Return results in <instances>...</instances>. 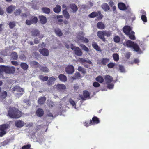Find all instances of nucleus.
<instances>
[{
    "instance_id": "f257e3e1",
    "label": "nucleus",
    "mask_w": 149,
    "mask_h": 149,
    "mask_svg": "<svg viewBox=\"0 0 149 149\" xmlns=\"http://www.w3.org/2000/svg\"><path fill=\"white\" fill-rule=\"evenodd\" d=\"M15 68L13 66L0 65V78L3 77V72L6 74H13L15 73Z\"/></svg>"
},
{
    "instance_id": "f03ea898",
    "label": "nucleus",
    "mask_w": 149,
    "mask_h": 149,
    "mask_svg": "<svg viewBox=\"0 0 149 149\" xmlns=\"http://www.w3.org/2000/svg\"><path fill=\"white\" fill-rule=\"evenodd\" d=\"M8 115L12 118H18L22 116V113L18 109L15 107H10L8 111Z\"/></svg>"
},
{
    "instance_id": "7ed1b4c3",
    "label": "nucleus",
    "mask_w": 149,
    "mask_h": 149,
    "mask_svg": "<svg viewBox=\"0 0 149 149\" xmlns=\"http://www.w3.org/2000/svg\"><path fill=\"white\" fill-rule=\"evenodd\" d=\"M112 34V33L110 31H107L106 30L101 31H98L97 33V34L98 38L101 39L102 40L105 42L106 41V40L104 36H106L107 37L110 36Z\"/></svg>"
},
{
    "instance_id": "20e7f679",
    "label": "nucleus",
    "mask_w": 149,
    "mask_h": 149,
    "mask_svg": "<svg viewBox=\"0 0 149 149\" xmlns=\"http://www.w3.org/2000/svg\"><path fill=\"white\" fill-rule=\"evenodd\" d=\"M12 92L14 93L15 96L19 98L23 94L24 90L18 86H15L12 89Z\"/></svg>"
},
{
    "instance_id": "39448f33",
    "label": "nucleus",
    "mask_w": 149,
    "mask_h": 149,
    "mask_svg": "<svg viewBox=\"0 0 149 149\" xmlns=\"http://www.w3.org/2000/svg\"><path fill=\"white\" fill-rule=\"evenodd\" d=\"M97 16L98 17H97V19L98 20L101 19L103 17V15L101 14L100 11H98L97 12H92L88 15L89 17L91 18H94Z\"/></svg>"
},
{
    "instance_id": "423d86ee",
    "label": "nucleus",
    "mask_w": 149,
    "mask_h": 149,
    "mask_svg": "<svg viewBox=\"0 0 149 149\" xmlns=\"http://www.w3.org/2000/svg\"><path fill=\"white\" fill-rule=\"evenodd\" d=\"M70 48L71 49L73 50L74 53L76 55L78 56H81L82 55V52L81 49L78 47H76L73 44H71L70 45Z\"/></svg>"
},
{
    "instance_id": "0eeeda50",
    "label": "nucleus",
    "mask_w": 149,
    "mask_h": 149,
    "mask_svg": "<svg viewBox=\"0 0 149 149\" xmlns=\"http://www.w3.org/2000/svg\"><path fill=\"white\" fill-rule=\"evenodd\" d=\"M38 18L36 17H32L30 20H26L25 23L28 25H31L33 23L36 24L38 22Z\"/></svg>"
},
{
    "instance_id": "6e6552de",
    "label": "nucleus",
    "mask_w": 149,
    "mask_h": 149,
    "mask_svg": "<svg viewBox=\"0 0 149 149\" xmlns=\"http://www.w3.org/2000/svg\"><path fill=\"white\" fill-rule=\"evenodd\" d=\"M55 88L58 91L60 92H62L65 91L66 89L65 86L61 84H58L56 85Z\"/></svg>"
},
{
    "instance_id": "1a4fd4ad",
    "label": "nucleus",
    "mask_w": 149,
    "mask_h": 149,
    "mask_svg": "<svg viewBox=\"0 0 149 149\" xmlns=\"http://www.w3.org/2000/svg\"><path fill=\"white\" fill-rule=\"evenodd\" d=\"M65 71L68 74H72L74 72V68L73 66L72 65L67 66L65 68Z\"/></svg>"
},
{
    "instance_id": "9d476101",
    "label": "nucleus",
    "mask_w": 149,
    "mask_h": 149,
    "mask_svg": "<svg viewBox=\"0 0 149 149\" xmlns=\"http://www.w3.org/2000/svg\"><path fill=\"white\" fill-rule=\"evenodd\" d=\"M10 127L9 124L7 123H4L0 125V131H4L5 134L6 132V130Z\"/></svg>"
},
{
    "instance_id": "9b49d317",
    "label": "nucleus",
    "mask_w": 149,
    "mask_h": 149,
    "mask_svg": "<svg viewBox=\"0 0 149 149\" xmlns=\"http://www.w3.org/2000/svg\"><path fill=\"white\" fill-rule=\"evenodd\" d=\"M39 51L40 53L44 56H47L49 55V51L46 48H44L42 49H40Z\"/></svg>"
},
{
    "instance_id": "f8f14e48",
    "label": "nucleus",
    "mask_w": 149,
    "mask_h": 149,
    "mask_svg": "<svg viewBox=\"0 0 149 149\" xmlns=\"http://www.w3.org/2000/svg\"><path fill=\"white\" fill-rule=\"evenodd\" d=\"M109 60V59L106 58H103L102 60H100L97 62V64L99 65H102L104 66L108 62Z\"/></svg>"
},
{
    "instance_id": "ddd939ff",
    "label": "nucleus",
    "mask_w": 149,
    "mask_h": 149,
    "mask_svg": "<svg viewBox=\"0 0 149 149\" xmlns=\"http://www.w3.org/2000/svg\"><path fill=\"white\" fill-rule=\"evenodd\" d=\"M31 36L33 37H37L39 35L40 32L38 29H33L31 31Z\"/></svg>"
},
{
    "instance_id": "4468645a",
    "label": "nucleus",
    "mask_w": 149,
    "mask_h": 149,
    "mask_svg": "<svg viewBox=\"0 0 149 149\" xmlns=\"http://www.w3.org/2000/svg\"><path fill=\"white\" fill-rule=\"evenodd\" d=\"M24 125V123L21 120H18L15 122V125L17 128H21Z\"/></svg>"
},
{
    "instance_id": "2eb2a0df",
    "label": "nucleus",
    "mask_w": 149,
    "mask_h": 149,
    "mask_svg": "<svg viewBox=\"0 0 149 149\" xmlns=\"http://www.w3.org/2000/svg\"><path fill=\"white\" fill-rule=\"evenodd\" d=\"M100 120L99 118L96 116H94L92 118V120H90V123L92 125L95 124H97L99 123Z\"/></svg>"
},
{
    "instance_id": "dca6fc26",
    "label": "nucleus",
    "mask_w": 149,
    "mask_h": 149,
    "mask_svg": "<svg viewBox=\"0 0 149 149\" xmlns=\"http://www.w3.org/2000/svg\"><path fill=\"white\" fill-rule=\"evenodd\" d=\"M118 8L120 10H124L127 9L126 5L124 3L120 2L118 4Z\"/></svg>"
},
{
    "instance_id": "f3484780",
    "label": "nucleus",
    "mask_w": 149,
    "mask_h": 149,
    "mask_svg": "<svg viewBox=\"0 0 149 149\" xmlns=\"http://www.w3.org/2000/svg\"><path fill=\"white\" fill-rule=\"evenodd\" d=\"M131 29L130 26H125L123 28V32L126 34H129L130 32Z\"/></svg>"
},
{
    "instance_id": "a211bd4d",
    "label": "nucleus",
    "mask_w": 149,
    "mask_h": 149,
    "mask_svg": "<svg viewBox=\"0 0 149 149\" xmlns=\"http://www.w3.org/2000/svg\"><path fill=\"white\" fill-rule=\"evenodd\" d=\"M104 79L107 84L111 83L113 80L112 77L109 75L105 76L104 77Z\"/></svg>"
},
{
    "instance_id": "6ab92c4d",
    "label": "nucleus",
    "mask_w": 149,
    "mask_h": 149,
    "mask_svg": "<svg viewBox=\"0 0 149 149\" xmlns=\"http://www.w3.org/2000/svg\"><path fill=\"white\" fill-rule=\"evenodd\" d=\"M16 8L15 6L11 5L6 8V11L8 13H10L15 10Z\"/></svg>"
},
{
    "instance_id": "aec40b11",
    "label": "nucleus",
    "mask_w": 149,
    "mask_h": 149,
    "mask_svg": "<svg viewBox=\"0 0 149 149\" xmlns=\"http://www.w3.org/2000/svg\"><path fill=\"white\" fill-rule=\"evenodd\" d=\"M38 18L40 19V22L42 24H45L47 22L46 17L43 15H39L38 16Z\"/></svg>"
},
{
    "instance_id": "412c9836",
    "label": "nucleus",
    "mask_w": 149,
    "mask_h": 149,
    "mask_svg": "<svg viewBox=\"0 0 149 149\" xmlns=\"http://www.w3.org/2000/svg\"><path fill=\"white\" fill-rule=\"evenodd\" d=\"M46 100V98L45 97H40L38 99V102L39 104L42 105L44 104Z\"/></svg>"
},
{
    "instance_id": "4be33fe9",
    "label": "nucleus",
    "mask_w": 149,
    "mask_h": 149,
    "mask_svg": "<svg viewBox=\"0 0 149 149\" xmlns=\"http://www.w3.org/2000/svg\"><path fill=\"white\" fill-rule=\"evenodd\" d=\"M54 31L56 34L58 36L61 37L62 36L63 33L61 29L58 28H56L54 29Z\"/></svg>"
},
{
    "instance_id": "5701e85b",
    "label": "nucleus",
    "mask_w": 149,
    "mask_h": 149,
    "mask_svg": "<svg viewBox=\"0 0 149 149\" xmlns=\"http://www.w3.org/2000/svg\"><path fill=\"white\" fill-rule=\"evenodd\" d=\"M97 27L99 29H104L105 28L104 24L102 22H98L96 25Z\"/></svg>"
},
{
    "instance_id": "b1692460",
    "label": "nucleus",
    "mask_w": 149,
    "mask_h": 149,
    "mask_svg": "<svg viewBox=\"0 0 149 149\" xmlns=\"http://www.w3.org/2000/svg\"><path fill=\"white\" fill-rule=\"evenodd\" d=\"M36 114L38 116L40 117L43 115L44 112L42 109L40 108H39L36 110Z\"/></svg>"
},
{
    "instance_id": "393cba45",
    "label": "nucleus",
    "mask_w": 149,
    "mask_h": 149,
    "mask_svg": "<svg viewBox=\"0 0 149 149\" xmlns=\"http://www.w3.org/2000/svg\"><path fill=\"white\" fill-rule=\"evenodd\" d=\"M7 96V93L5 91H3L0 93V99L3 100L5 99Z\"/></svg>"
},
{
    "instance_id": "a878e982",
    "label": "nucleus",
    "mask_w": 149,
    "mask_h": 149,
    "mask_svg": "<svg viewBox=\"0 0 149 149\" xmlns=\"http://www.w3.org/2000/svg\"><path fill=\"white\" fill-rule=\"evenodd\" d=\"M134 44V42L131 41L130 40H127L125 44H123L125 46V45L128 47L132 48Z\"/></svg>"
},
{
    "instance_id": "bb28decb",
    "label": "nucleus",
    "mask_w": 149,
    "mask_h": 149,
    "mask_svg": "<svg viewBox=\"0 0 149 149\" xmlns=\"http://www.w3.org/2000/svg\"><path fill=\"white\" fill-rule=\"evenodd\" d=\"M59 80L62 82H65L67 80L66 76L63 74H60L58 76Z\"/></svg>"
},
{
    "instance_id": "cd10ccee",
    "label": "nucleus",
    "mask_w": 149,
    "mask_h": 149,
    "mask_svg": "<svg viewBox=\"0 0 149 149\" xmlns=\"http://www.w3.org/2000/svg\"><path fill=\"white\" fill-rule=\"evenodd\" d=\"M92 46L96 50L98 51H101L100 47L98 46L96 42H93L92 44Z\"/></svg>"
},
{
    "instance_id": "c85d7f7f",
    "label": "nucleus",
    "mask_w": 149,
    "mask_h": 149,
    "mask_svg": "<svg viewBox=\"0 0 149 149\" xmlns=\"http://www.w3.org/2000/svg\"><path fill=\"white\" fill-rule=\"evenodd\" d=\"M70 7L73 10V12H76L77 11L78 8L74 4H71L70 5Z\"/></svg>"
},
{
    "instance_id": "c756f323",
    "label": "nucleus",
    "mask_w": 149,
    "mask_h": 149,
    "mask_svg": "<svg viewBox=\"0 0 149 149\" xmlns=\"http://www.w3.org/2000/svg\"><path fill=\"white\" fill-rule=\"evenodd\" d=\"M11 56L13 60H17L18 59L17 54L16 52H12L11 53Z\"/></svg>"
},
{
    "instance_id": "7c9ffc66",
    "label": "nucleus",
    "mask_w": 149,
    "mask_h": 149,
    "mask_svg": "<svg viewBox=\"0 0 149 149\" xmlns=\"http://www.w3.org/2000/svg\"><path fill=\"white\" fill-rule=\"evenodd\" d=\"M42 11L45 13L49 14L50 12V9L47 7H42L41 8Z\"/></svg>"
},
{
    "instance_id": "2f4dec72",
    "label": "nucleus",
    "mask_w": 149,
    "mask_h": 149,
    "mask_svg": "<svg viewBox=\"0 0 149 149\" xmlns=\"http://www.w3.org/2000/svg\"><path fill=\"white\" fill-rule=\"evenodd\" d=\"M78 39L79 40L81 41L82 42L85 43H87L89 42L88 40L83 36H79L78 38Z\"/></svg>"
},
{
    "instance_id": "473e14b6",
    "label": "nucleus",
    "mask_w": 149,
    "mask_h": 149,
    "mask_svg": "<svg viewBox=\"0 0 149 149\" xmlns=\"http://www.w3.org/2000/svg\"><path fill=\"white\" fill-rule=\"evenodd\" d=\"M53 10L56 13H59L61 10V7L59 5H57L56 7L54 8Z\"/></svg>"
},
{
    "instance_id": "72a5a7b5",
    "label": "nucleus",
    "mask_w": 149,
    "mask_h": 149,
    "mask_svg": "<svg viewBox=\"0 0 149 149\" xmlns=\"http://www.w3.org/2000/svg\"><path fill=\"white\" fill-rule=\"evenodd\" d=\"M63 14L64 17L66 19H68L70 18V15L67 12L66 9L63 11Z\"/></svg>"
},
{
    "instance_id": "f704fd0d",
    "label": "nucleus",
    "mask_w": 149,
    "mask_h": 149,
    "mask_svg": "<svg viewBox=\"0 0 149 149\" xmlns=\"http://www.w3.org/2000/svg\"><path fill=\"white\" fill-rule=\"evenodd\" d=\"M102 8L104 11H106L109 10L110 8L108 5L106 3H103L102 6Z\"/></svg>"
},
{
    "instance_id": "c9c22d12",
    "label": "nucleus",
    "mask_w": 149,
    "mask_h": 149,
    "mask_svg": "<svg viewBox=\"0 0 149 149\" xmlns=\"http://www.w3.org/2000/svg\"><path fill=\"white\" fill-rule=\"evenodd\" d=\"M56 79L53 77H50L47 81V84L49 85L52 84L55 81Z\"/></svg>"
},
{
    "instance_id": "e433bc0d",
    "label": "nucleus",
    "mask_w": 149,
    "mask_h": 149,
    "mask_svg": "<svg viewBox=\"0 0 149 149\" xmlns=\"http://www.w3.org/2000/svg\"><path fill=\"white\" fill-rule=\"evenodd\" d=\"M95 79L97 82L100 83H102L104 81L103 78L101 75H99Z\"/></svg>"
},
{
    "instance_id": "4c0bfd02",
    "label": "nucleus",
    "mask_w": 149,
    "mask_h": 149,
    "mask_svg": "<svg viewBox=\"0 0 149 149\" xmlns=\"http://www.w3.org/2000/svg\"><path fill=\"white\" fill-rule=\"evenodd\" d=\"M79 61L82 63H87L89 64H92V62L90 60L87 61L84 58H80L79 59Z\"/></svg>"
},
{
    "instance_id": "58836bf2",
    "label": "nucleus",
    "mask_w": 149,
    "mask_h": 149,
    "mask_svg": "<svg viewBox=\"0 0 149 149\" xmlns=\"http://www.w3.org/2000/svg\"><path fill=\"white\" fill-rule=\"evenodd\" d=\"M134 32L133 31H132L131 33H130L129 34H128L129 35V38L132 40H134L135 39V36L134 35Z\"/></svg>"
},
{
    "instance_id": "ea45409f",
    "label": "nucleus",
    "mask_w": 149,
    "mask_h": 149,
    "mask_svg": "<svg viewBox=\"0 0 149 149\" xmlns=\"http://www.w3.org/2000/svg\"><path fill=\"white\" fill-rule=\"evenodd\" d=\"M21 67L24 70H26L28 68V65L25 63H22L20 64Z\"/></svg>"
},
{
    "instance_id": "a19ab883",
    "label": "nucleus",
    "mask_w": 149,
    "mask_h": 149,
    "mask_svg": "<svg viewBox=\"0 0 149 149\" xmlns=\"http://www.w3.org/2000/svg\"><path fill=\"white\" fill-rule=\"evenodd\" d=\"M134 50L136 52L139 51L140 50V48L139 45L136 43H134L132 47Z\"/></svg>"
},
{
    "instance_id": "79ce46f5",
    "label": "nucleus",
    "mask_w": 149,
    "mask_h": 149,
    "mask_svg": "<svg viewBox=\"0 0 149 149\" xmlns=\"http://www.w3.org/2000/svg\"><path fill=\"white\" fill-rule=\"evenodd\" d=\"M39 77L40 79L43 81H47L49 78L48 76H44L42 75H40Z\"/></svg>"
},
{
    "instance_id": "37998d69",
    "label": "nucleus",
    "mask_w": 149,
    "mask_h": 149,
    "mask_svg": "<svg viewBox=\"0 0 149 149\" xmlns=\"http://www.w3.org/2000/svg\"><path fill=\"white\" fill-rule=\"evenodd\" d=\"M113 57L114 60L116 62H117L119 60V55L117 53H114L113 54Z\"/></svg>"
},
{
    "instance_id": "c03bdc74",
    "label": "nucleus",
    "mask_w": 149,
    "mask_h": 149,
    "mask_svg": "<svg viewBox=\"0 0 149 149\" xmlns=\"http://www.w3.org/2000/svg\"><path fill=\"white\" fill-rule=\"evenodd\" d=\"M114 42L116 43L119 42L120 40V38L118 36H116L113 38Z\"/></svg>"
},
{
    "instance_id": "a18cd8bd",
    "label": "nucleus",
    "mask_w": 149,
    "mask_h": 149,
    "mask_svg": "<svg viewBox=\"0 0 149 149\" xmlns=\"http://www.w3.org/2000/svg\"><path fill=\"white\" fill-rule=\"evenodd\" d=\"M21 11V10L20 8H19L16 9L15 11L14 12V13L15 16H17L20 14Z\"/></svg>"
},
{
    "instance_id": "49530a36",
    "label": "nucleus",
    "mask_w": 149,
    "mask_h": 149,
    "mask_svg": "<svg viewBox=\"0 0 149 149\" xmlns=\"http://www.w3.org/2000/svg\"><path fill=\"white\" fill-rule=\"evenodd\" d=\"M83 95L84 97L86 98L89 97L90 95V93L86 90H85L83 91Z\"/></svg>"
},
{
    "instance_id": "de8ad7c7",
    "label": "nucleus",
    "mask_w": 149,
    "mask_h": 149,
    "mask_svg": "<svg viewBox=\"0 0 149 149\" xmlns=\"http://www.w3.org/2000/svg\"><path fill=\"white\" fill-rule=\"evenodd\" d=\"M78 70L79 71L81 72L83 74H85L86 72V70L84 68L80 66L78 67Z\"/></svg>"
},
{
    "instance_id": "09e8293b",
    "label": "nucleus",
    "mask_w": 149,
    "mask_h": 149,
    "mask_svg": "<svg viewBox=\"0 0 149 149\" xmlns=\"http://www.w3.org/2000/svg\"><path fill=\"white\" fill-rule=\"evenodd\" d=\"M47 105L50 108H52L54 106V103L51 100L49 101L48 102Z\"/></svg>"
},
{
    "instance_id": "8fccbe9b",
    "label": "nucleus",
    "mask_w": 149,
    "mask_h": 149,
    "mask_svg": "<svg viewBox=\"0 0 149 149\" xmlns=\"http://www.w3.org/2000/svg\"><path fill=\"white\" fill-rule=\"evenodd\" d=\"M40 70L41 71L45 72H49V70L46 67H41L40 68Z\"/></svg>"
},
{
    "instance_id": "3c124183",
    "label": "nucleus",
    "mask_w": 149,
    "mask_h": 149,
    "mask_svg": "<svg viewBox=\"0 0 149 149\" xmlns=\"http://www.w3.org/2000/svg\"><path fill=\"white\" fill-rule=\"evenodd\" d=\"M8 25L9 28L10 29H13L16 25L15 23L13 22H10L9 23Z\"/></svg>"
},
{
    "instance_id": "603ef678",
    "label": "nucleus",
    "mask_w": 149,
    "mask_h": 149,
    "mask_svg": "<svg viewBox=\"0 0 149 149\" xmlns=\"http://www.w3.org/2000/svg\"><path fill=\"white\" fill-rule=\"evenodd\" d=\"M31 147V145L30 144H28L26 145L23 146L22 147V149H29Z\"/></svg>"
},
{
    "instance_id": "864d4df0",
    "label": "nucleus",
    "mask_w": 149,
    "mask_h": 149,
    "mask_svg": "<svg viewBox=\"0 0 149 149\" xmlns=\"http://www.w3.org/2000/svg\"><path fill=\"white\" fill-rule=\"evenodd\" d=\"M81 76L80 73L78 72H76L75 73V77H73L74 79H76L79 78Z\"/></svg>"
},
{
    "instance_id": "5fc2aeb1",
    "label": "nucleus",
    "mask_w": 149,
    "mask_h": 149,
    "mask_svg": "<svg viewBox=\"0 0 149 149\" xmlns=\"http://www.w3.org/2000/svg\"><path fill=\"white\" fill-rule=\"evenodd\" d=\"M80 46L82 47L83 49L86 52H88L89 51L88 48L85 45L83 44H81L80 45Z\"/></svg>"
},
{
    "instance_id": "6e6d98bb",
    "label": "nucleus",
    "mask_w": 149,
    "mask_h": 149,
    "mask_svg": "<svg viewBox=\"0 0 149 149\" xmlns=\"http://www.w3.org/2000/svg\"><path fill=\"white\" fill-rule=\"evenodd\" d=\"M142 20L144 22H147V17L146 15H142L141 17Z\"/></svg>"
},
{
    "instance_id": "4d7b16f0",
    "label": "nucleus",
    "mask_w": 149,
    "mask_h": 149,
    "mask_svg": "<svg viewBox=\"0 0 149 149\" xmlns=\"http://www.w3.org/2000/svg\"><path fill=\"white\" fill-rule=\"evenodd\" d=\"M115 65V64L114 63H110L107 64V66L109 68H113Z\"/></svg>"
},
{
    "instance_id": "13d9d810",
    "label": "nucleus",
    "mask_w": 149,
    "mask_h": 149,
    "mask_svg": "<svg viewBox=\"0 0 149 149\" xmlns=\"http://www.w3.org/2000/svg\"><path fill=\"white\" fill-rule=\"evenodd\" d=\"M93 86L96 88L100 86V84L97 82H94L93 83Z\"/></svg>"
},
{
    "instance_id": "bf43d9fd",
    "label": "nucleus",
    "mask_w": 149,
    "mask_h": 149,
    "mask_svg": "<svg viewBox=\"0 0 149 149\" xmlns=\"http://www.w3.org/2000/svg\"><path fill=\"white\" fill-rule=\"evenodd\" d=\"M70 103L73 106H76V103L72 99L70 98L69 99Z\"/></svg>"
},
{
    "instance_id": "052dcab7",
    "label": "nucleus",
    "mask_w": 149,
    "mask_h": 149,
    "mask_svg": "<svg viewBox=\"0 0 149 149\" xmlns=\"http://www.w3.org/2000/svg\"><path fill=\"white\" fill-rule=\"evenodd\" d=\"M119 70L121 72H125V69L124 67L121 65H119Z\"/></svg>"
},
{
    "instance_id": "680f3d73",
    "label": "nucleus",
    "mask_w": 149,
    "mask_h": 149,
    "mask_svg": "<svg viewBox=\"0 0 149 149\" xmlns=\"http://www.w3.org/2000/svg\"><path fill=\"white\" fill-rule=\"evenodd\" d=\"M19 57L20 59H21L22 60H25L26 58V57L25 56L24 54H22V55H20L19 56Z\"/></svg>"
},
{
    "instance_id": "e2e57ef3",
    "label": "nucleus",
    "mask_w": 149,
    "mask_h": 149,
    "mask_svg": "<svg viewBox=\"0 0 149 149\" xmlns=\"http://www.w3.org/2000/svg\"><path fill=\"white\" fill-rule=\"evenodd\" d=\"M107 84V88L109 89H112L113 88L114 85L112 84Z\"/></svg>"
},
{
    "instance_id": "0e129e2a",
    "label": "nucleus",
    "mask_w": 149,
    "mask_h": 149,
    "mask_svg": "<svg viewBox=\"0 0 149 149\" xmlns=\"http://www.w3.org/2000/svg\"><path fill=\"white\" fill-rule=\"evenodd\" d=\"M11 63L13 65L15 66H17L19 65L17 61H12Z\"/></svg>"
},
{
    "instance_id": "69168bd1",
    "label": "nucleus",
    "mask_w": 149,
    "mask_h": 149,
    "mask_svg": "<svg viewBox=\"0 0 149 149\" xmlns=\"http://www.w3.org/2000/svg\"><path fill=\"white\" fill-rule=\"evenodd\" d=\"M84 125L86 127H88V126L91 125H92L91 124V123H90V122L89 123L87 122H86V121L84 123Z\"/></svg>"
},
{
    "instance_id": "338daca9",
    "label": "nucleus",
    "mask_w": 149,
    "mask_h": 149,
    "mask_svg": "<svg viewBox=\"0 0 149 149\" xmlns=\"http://www.w3.org/2000/svg\"><path fill=\"white\" fill-rule=\"evenodd\" d=\"M4 14V12L2 8L0 6V15H2Z\"/></svg>"
},
{
    "instance_id": "774afa93",
    "label": "nucleus",
    "mask_w": 149,
    "mask_h": 149,
    "mask_svg": "<svg viewBox=\"0 0 149 149\" xmlns=\"http://www.w3.org/2000/svg\"><path fill=\"white\" fill-rule=\"evenodd\" d=\"M6 134L4 131H0V137H3Z\"/></svg>"
}]
</instances>
